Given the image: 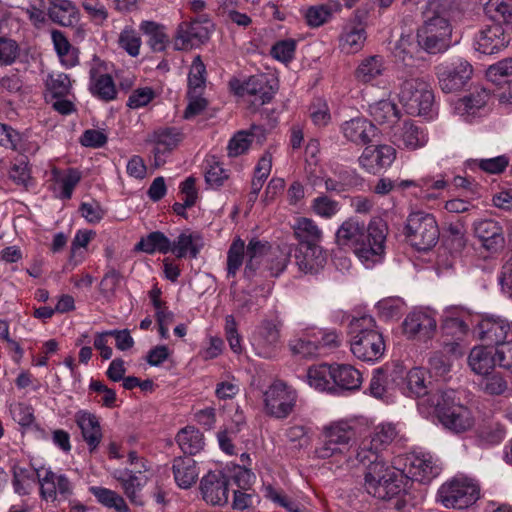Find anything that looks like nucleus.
<instances>
[{"instance_id":"3c124183","label":"nucleus","mask_w":512,"mask_h":512,"mask_svg":"<svg viewBox=\"0 0 512 512\" xmlns=\"http://www.w3.org/2000/svg\"><path fill=\"white\" fill-rule=\"evenodd\" d=\"M180 449L189 455L200 452L204 447V439L202 433L195 427H185L176 437Z\"/></svg>"},{"instance_id":"412c9836","label":"nucleus","mask_w":512,"mask_h":512,"mask_svg":"<svg viewBox=\"0 0 512 512\" xmlns=\"http://www.w3.org/2000/svg\"><path fill=\"white\" fill-rule=\"evenodd\" d=\"M490 93L485 88H476L469 95L453 104V111L465 121H472L486 111Z\"/></svg>"},{"instance_id":"ddd939ff","label":"nucleus","mask_w":512,"mask_h":512,"mask_svg":"<svg viewBox=\"0 0 512 512\" xmlns=\"http://www.w3.org/2000/svg\"><path fill=\"white\" fill-rule=\"evenodd\" d=\"M280 338V324L275 320H263L255 328L250 341L258 356L271 358L279 351Z\"/></svg>"},{"instance_id":"0eeeda50","label":"nucleus","mask_w":512,"mask_h":512,"mask_svg":"<svg viewBox=\"0 0 512 512\" xmlns=\"http://www.w3.org/2000/svg\"><path fill=\"white\" fill-rule=\"evenodd\" d=\"M400 102L410 114L432 116L434 93L428 82L421 78H409L400 85Z\"/></svg>"},{"instance_id":"69168bd1","label":"nucleus","mask_w":512,"mask_h":512,"mask_svg":"<svg viewBox=\"0 0 512 512\" xmlns=\"http://www.w3.org/2000/svg\"><path fill=\"white\" fill-rule=\"evenodd\" d=\"M487 78L495 83L509 82L508 78H512V58L503 59L493 65H490L486 71Z\"/></svg>"},{"instance_id":"774afa93","label":"nucleus","mask_w":512,"mask_h":512,"mask_svg":"<svg viewBox=\"0 0 512 512\" xmlns=\"http://www.w3.org/2000/svg\"><path fill=\"white\" fill-rule=\"evenodd\" d=\"M205 71V65L203 64L200 56H196L192 62L188 75L189 94H199V90L202 89L205 83Z\"/></svg>"},{"instance_id":"6e6552de","label":"nucleus","mask_w":512,"mask_h":512,"mask_svg":"<svg viewBox=\"0 0 512 512\" xmlns=\"http://www.w3.org/2000/svg\"><path fill=\"white\" fill-rule=\"evenodd\" d=\"M405 235L417 250L431 249L439 239V228L435 217L423 211L410 213L405 226Z\"/></svg>"},{"instance_id":"473e14b6","label":"nucleus","mask_w":512,"mask_h":512,"mask_svg":"<svg viewBox=\"0 0 512 512\" xmlns=\"http://www.w3.org/2000/svg\"><path fill=\"white\" fill-rule=\"evenodd\" d=\"M319 343L314 329H306L294 335L288 342L290 352L301 358H314L320 356Z\"/></svg>"},{"instance_id":"7c9ffc66","label":"nucleus","mask_w":512,"mask_h":512,"mask_svg":"<svg viewBox=\"0 0 512 512\" xmlns=\"http://www.w3.org/2000/svg\"><path fill=\"white\" fill-rule=\"evenodd\" d=\"M242 95L249 97L254 106L264 105L272 100L275 89L265 76H252L242 87Z\"/></svg>"},{"instance_id":"4d7b16f0","label":"nucleus","mask_w":512,"mask_h":512,"mask_svg":"<svg viewBox=\"0 0 512 512\" xmlns=\"http://www.w3.org/2000/svg\"><path fill=\"white\" fill-rule=\"evenodd\" d=\"M480 389L488 395L496 396L504 394L508 389L506 378L500 373H487L479 382Z\"/></svg>"},{"instance_id":"a18cd8bd","label":"nucleus","mask_w":512,"mask_h":512,"mask_svg":"<svg viewBox=\"0 0 512 512\" xmlns=\"http://www.w3.org/2000/svg\"><path fill=\"white\" fill-rule=\"evenodd\" d=\"M51 39L61 63L67 68L76 66L79 62L78 49L70 44L67 37L61 31L53 30Z\"/></svg>"},{"instance_id":"79ce46f5","label":"nucleus","mask_w":512,"mask_h":512,"mask_svg":"<svg viewBox=\"0 0 512 512\" xmlns=\"http://www.w3.org/2000/svg\"><path fill=\"white\" fill-rule=\"evenodd\" d=\"M372 120L381 126L392 128L399 120V110L390 100H380L369 105Z\"/></svg>"},{"instance_id":"b1692460","label":"nucleus","mask_w":512,"mask_h":512,"mask_svg":"<svg viewBox=\"0 0 512 512\" xmlns=\"http://www.w3.org/2000/svg\"><path fill=\"white\" fill-rule=\"evenodd\" d=\"M396 157V150L390 145L368 146L358 161L367 172L376 174L382 168L389 167Z\"/></svg>"},{"instance_id":"37998d69","label":"nucleus","mask_w":512,"mask_h":512,"mask_svg":"<svg viewBox=\"0 0 512 512\" xmlns=\"http://www.w3.org/2000/svg\"><path fill=\"white\" fill-rule=\"evenodd\" d=\"M269 248L270 246L266 241H260L256 238H252L249 241L245 249L247 261L244 268V276L246 278H252L255 276L263 257L266 256Z\"/></svg>"},{"instance_id":"8fccbe9b","label":"nucleus","mask_w":512,"mask_h":512,"mask_svg":"<svg viewBox=\"0 0 512 512\" xmlns=\"http://www.w3.org/2000/svg\"><path fill=\"white\" fill-rule=\"evenodd\" d=\"M136 249L147 254H154L156 252L167 254L172 249V242L164 233L155 231L142 237L136 245Z\"/></svg>"},{"instance_id":"13d9d810","label":"nucleus","mask_w":512,"mask_h":512,"mask_svg":"<svg viewBox=\"0 0 512 512\" xmlns=\"http://www.w3.org/2000/svg\"><path fill=\"white\" fill-rule=\"evenodd\" d=\"M141 44V38L133 27L126 26L120 32L118 37V45L131 57H136L140 54Z\"/></svg>"},{"instance_id":"72a5a7b5","label":"nucleus","mask_w":512,"mask_h":512,"mask_svg":"<svg viewBox=\"0 0 512 512\" xmlns=\"http://www.w3.org/2000/svg\"><path fill=\"white\" fill-rule=\"evenodd\" d=\"M467 363L471 371L479 376L492 372L496 366L494 348L483 345L473 347Z\"/></svg>"},{"instance_id":"603ef678","label":"nucleus","mask_w":512,"mask_h":512,"mask_svg":"<svg viewBox=\"0 0 512 512\" xmlns=\"http://www.w3.org/2000/svg\"><path fill=\"white\" fill-rule=\"evenodd\" d=\"M258 132H261V129L256 126H252L250 130L238 131L229 140L227 146L228 155L230 157H237L245 153L257 137Z\"/></svg>"},{"instance_id":"20e7f679","label":"nucleus","mask_w":512,"mask_h":512,"mask_svg":"<svg viewBox=\"0 0 512 512\" xmlns=\"http://www.w3.org/2000/svg\"><path fill=\"white\" fill-rule=\"evenodd\" d=\"M449 14L439 1H431L423 26L418 30L417 42L429 54L445 52L451 42Z\"/></svg>"},{"instance_id":"aec40b11","label":"nucleus","mask_w":512,"mask_h":512,"mask_svg":"<svg viewBox=\"0 0 512 512\" xmlns=\"http://www.w3.org/2000/svg\"><path fill=\"white\" fill-rule=\"evenodd\" d=\"M510 36L499 24H493L479 31L474 39V47L480 53L491 55L508 46Z\"/></svg>"},{"instance_id":"4468645a","label":"nucleus","mask_w":512,"mask_h":512,"mask_svg":"<svg viewBox=\"0 0 512 512\" xmlns=\"http://www.w3.org/2000/svg\"><path fill=\"white\" fill-rule=\"evenodd\" d=\"M212 24L208 20H193L189 23L183 22L178 28L174 37V49L190 50L209 39Z\"/></svg>"},{"instance_id":"bf43d9fd","label":"nucleus","mask_w":512,"mask_h":512,"mask_svg":"<svg viewBox=\"0 0 512 512\" xmlns=\"http://www.w3.org/2000/svg\"><path fill=\"white\" fill-rule=\"evenodd\" d=\"M245 255V242L237 238L229 247L227 253V274L234 277L243 264Z\"/></svg>"},{"instance_id":"0e129e2a","label":"nucleus","mask_w":512,"mask_h":512,"mask_svg":"<svg viewBox=\"0 0 512 512\" xmlns=\"http://www.w3.org/2000/svg\"><path fill=\"white\" fill-rule=\"evenodd\" d=\"M46 86L54 98H61L70 93L71 81L67 74L52 73L46 81Z\"/></svg>"},{"instance_id":"2eb2a0df","label":"nucleus","mask_w":512,"mask_h":512,"mask_svg":"<svg viewBox=\"0 0 512 512\" xmlns=\"http://www.w3.org/2000/svg\"><path fill=\"white\" fill-rule=\"evenodd\" d=\"M474 332L478 339L488 345H499L506 341L511 333L509 321L501 316H482L475 325Z\"/></svg>"},{"instance_id":"09e8293b","label":"nucleus","mask_w":512,"mask_h":512,"mask_svg":"<svg viewBox=\"0 0 512 512\" xmlns=\"http://www.w3.org/2000/svg\"><path fill=\"white\" fill-rule=\"evenodd\" d=\"M307 383L318 391H328L333 388L332 365L319 364L307 370Z\"/></svg>"},{"instance_id":"e433bc0d","label":"nucleus","mask_w":512,"mask_h":512,"mask_svg":"<svg viewBox=\"0 0 512 512\" xmlns=\"http://www.w3.org/2000/svg\"><path fill=\"white\" fill-rule=\"evenodd\" d=\"M339 1L309 6L304 12V19L310 28H319L330 22L336 13L341 12Z\"/></svg>"},{"instance_id":"f3484780","label":"nucleus","mask_w":512,"mask_h":512,"mask_svg":"<svg viewBox=\"0 0 512 512\" xmlns=\"http://www.w3.org/2000/svg\"><path fill=\"white\" fill-rule=\"evenodd\" d=\"M294 258L300 272L317 274L327 263V252L319 244L298 245Z\"/></svg>"},{"instance_id":"423d86ee","label":"nucleus","mask_w":512,"mask_h":512,"mask_svg":"<svg viewBox=\"0 0 512 512\" xmlns=\"http://www.w3.org/2000/svg\"><path fill=\"white\" fill-rule=\"evenodd\" d=\"M479 492V485L475 480L457 476L439 487L436 500L445 508L465 509L478 500Z\"/></svg>"},{"instance_id":"5fc2aeb1","label":"nucleus","mask_w":512,"mask_h":512,"mask_svg":"<svg viewBox=\"0 0 512 512\" xmlns=\"http://www.w3.org/2000/svg\"><path fill=\"white\" fill-rule=\"evenodd\" d=\"M484 12L491 20L512 26V0H488Z\"/></svg>"},{"instance_id":"f8f14e48","label":"nucleus","mask_w":512,"mask_h":512,"mask_svg":"<svg viewBox=\"0 0 512 512\" xmlns=\"http://www.w3.org/2000/svg\"><path fill=\"white\" fill-rule=\"evenodd\" d=\"M404 461V467L402 471L406 474V480L408 479L428 483L433 478L437 477L441 471V467L438 464V460L433 455L427 452H417L407 455Z\"/></svg>"},{"instance_id":"9d476101","label":"nucleus","mask_w":512,"mask_h":512,"mask_svg":"<svg viewBox=\"0 0 512 512\" xmlns=\"http://www.w3.org/2000/svg\"><path fill=\"white\" fill-rule=\"evenodd\" d=\"M263 396L267 414L278 419L290 415L297 402L296 390L281 380L268 386Z\"/></svg>"},{"instance_id":"de8ad7c7","label":"nucleus","mask_w":512,"mask_h":512,"mask_svg":"<svg viewBox=\"0 0 512 512\" xmlns=\"http://www.w3.org/2000/svg\"><path fill=\"white\" fill-rule=\"evenodd\" d=\"M382 450L370 440L368 436H365L355 446L353 451L350 452L352 459L355 458L359 463L366 465H372L374 463H386L380 456Z\"/></svg>"},{"instance_id":"f257e3e1","label":"nucleus","mask_w":512,"mask_h":512,"mask_svg":"<svg viewBox=\"0 0 512 512\" xmlns=\"http://www.w3.org/2000/svg\"><path fill=\"white\" fill-rule=\"evenodd\" d=\"M402 458L397 457L392 464L374 463L366 467L364 488L366 492L379 500H391L405 492L408 481L400 465Z\"/></svg>"},{"instance_id":"39448f33","label":"nucleus","mask_w":512,"mask_h":512,"mask_svg":"<svg viewBox=\"0 0 512 512\" xmlns=\"http://www.w3.org/2000/svg\"><path fill=\"white\" fill-rule=\"evenodd\" d=\"M387 235L388 225L382 218H372L365 227L355 255L366 268L383 261Z\"/></svg>"},{"instance_id":"864d4df0","label":"nucleus","mask_w":512,"mask_h":512,"mask_svg":"<svg viewBox=\"0 0 512 512\" xmlns=\"http://www.w3.org/2000/svg\"><path fill=\"white\" fill-rule=\"evenodd\" d=\"M140 30L148 37V45L153 51L161 52L166 48L169 38L162 25L154 21H142Z\"/></svg>"},{"instance_id":"052dcab7","label":"nucleus","mask_w":512,"mask_h":512,"mask_svg":"<svg viewBox=\"0 0 512 512\" xmlns=\"http://www.w3.org/2000/svg\"><path fill=\"white\" fill-rule=\"evenodd\" d=\"M311 209L317 216L331 219L340 211L341 205L338 201L321 195L312 200Z\"/></svg>"},{"instance_id":"4c0bfd02","label":"nucleus","mask_w":512,"mask_h":512,"mask_svg":"<svg viewBox=\"0 0 512 512\" xmlns=\"http://www.w3.org/2000/svg\"><path fill=\"white\" fill-rule=\"evenodd\" d=\"M173 475L176 484L182 489H188L199 476L196 461L191 457H177L173 461Z\"/></svg>"},{"instance_id":"e2e57ef3","label":"nucleus","mask_w":512,"mask_h":512,"mask_svg":"<svg viewBox=\"0 0 512 512\" xmlns=\"http://www.w3.org/2000/svg\"><path fill=\"white\" fill-rule=\"evenodd\" d=\"M90 90L93 95L104 101L115 99L117 94L114 81L109 74L90 82Z\"/></svg>"},{"instance_id":"c9c22d12","label":"nucleus","mask_w":512,"mask_h":512,"mask_svg":"<svg viewBox=\"0 0 512 512\" xmlns=\"http://www.w3.org/2000/svg\"><path fill=\"white\" fill-rule=\"evenodd\" d=\"M342 133L346 139L357 144H366L375 136L374 124L364 118H354L343 123Z\"/></svg>"},{"instance_id":"2f4dec72","label":"nucleus","mask_w":512,"mask_h":512,"mask_svg":"<svg viewBox=\"0 0 512 512\" xmlns=\"http://www.w3.org/2000/svg\"><path fill=\"white\" fill-rule=\"evenodd\" d=\"M427 372L419 367L412 368L399 384V389L403 395L420 400L429 395Z\"/></svg>"},{"instance_id":"49530a36","label":"nucleus","mask_w":512,"mask_h":512,"mask_svg":"<svg viewBox=\"0 0 512 512\" xmlns=\"http://www.w3.org/2000/svg\"><path fill=\"white\" fill-rule=\"evenodd\" d=\"M385 69V61L382 56H368L359 63L355 77L360 82L370 83L381 76Z\"/></svg>"},{"instance_id":"ea45409f","label":"nucleus","mask_w":512,"mask_h":512,"mask_svg":"<svg viewBox=\"0 0 512 512\" xmlns=\"http://www.w3.org/2000/svg\"><path fill=\"white\" fill-rule=\"evenodd\" d=\"M327 192L341 193L347 191L355 184L353 171L342 166L331 169V173H325L322 177Z\"/></svg>"},{"instance_id":"4be33fe9","label":"nucleus","mask_w":512,"mask_h":512,"mask_svg":"<svg viewBox=\"0 0 512 512\" xmlns=\"http://www.w3.org/2000/svg\"><path fill=\"white\" fill-rule=\"evenodd\" d=\"M367 33L364 26L356 19L348 20L338 36V48L345 55L360 52L366 42Z\"/></svg>"},{"instance_id":"bb28decb","label":"nucleus","mask_w":512,"mask_h":512,"mask_svg":"<svg viewBox=\"0 0 512 512\" xmlns=\"http://www.w3.org/2000/svg\"><path fill=\"white\" fill-rule=\"evenodd\" d=\"M80 180L81 173L77 169L69 168L62 171L53 168L51 171V190L56 198L69 200Z\"/></svg>"},{"instance_id":"6e6d98bb","label":"nucleus","mask_w":512,"mask_h":512,"mask_svg":"<svg viewBox=\"0 0 512 512\" xmlns=\"http://www.w3.org/2000/svg\"><path fill=\"white\" fill-rule=\"evenodd\" d=\"M91 493L97 501L107 508H113L117 512H128L129 507L124 498L113 490L104 487H91Z\"/></svg>"},{"instance_id":"680f3d73","label":"nucleus","mask_w":512,"mask_h":512,"mask_svg":"<svg viewBox=\"0 0 512 512\" xmlns=\"http://www.w3.org/2000/svg\"><path fill=\"white\" fill-rule=\"evenodd\" d=\"M205 181L211 188H219L228 179L227 171L214 157L206 160Z\"/></svg>"},{"instance_id":"7ed1b4c3","label":"nucleus","mask_w":512,"mask_h":512,"mask_svg":"<svg viewBox=\"0 0 512 512\" xmlns=\"http://www.w3.org/2000/svg\"><path fill=\"white\" fill-rule=\"evenodd\" d=\"M350 349L355 357L366 362H376L385 352V342L374 318L363 315L353 318L349 325Z\"/></svg>"},{"instance_id":"cd10ccee","label":"nucleus","mask_w":512,"mask_h":512,"mask_svg":"<svg viewBox=\"0 0 512 512\" xmlns=\"http://www.w3.org/2000/svg\"><path fill=\"white\" fill-rule=\"evenodd\" d=\"M395 142L399 147L416 150L424 147L428 142V133L413 121H404L394 132Z\"/></svg>"},{"instance_id":"f704fd0d","label":"nucleus","mask_w":512,"mask_h":512,"mask_svg":"<svg viewBox=\"0 0 512 512\" xmlns=\"http://www.w3.org/2000/svg\"><path fill=\"white\" fill-rule=\"evenodd\" d=\"M439 421L446 429L457 434L470 430L475 423L472 412L459 403L448 413L443 414Z\"/></svg>"},{"instance_id":"393cba45","label":"nucleus","mask_w":512,"mask_h":512,"mask_svg":"<svg viewBox=\"0 0 512 512\" xmlns=\"http://www.w3.org/2000/svg\"><path fill=\"white\" fill-rule=\"evenodd\" d=\"M115 478L120 482L124 494L131 503L135 505H143L142 489L149 481V475L143 474L142 470H118Z\"/></svg>"},{"instance_id":"1a4fd4ad","label":"nucleus","mask_w":512,"mask_h":512,"mask_svg":"<svg viewBox=\"0 0 512 512\" xmlns=\"http://www.w3.org/2000/svg\"><path fill=\"white\" fill-rule=\"evenodd\" d=\"M438 84L444 93L463 89L473 74L472 65L461 57L445 60L435 67Z\"/></svg>"},{"instance_id":"c85d7f7f","label":"nucleus","mask_w":512,"mask_h":512,"mask_svg":"<svg viewBox=\"0 0 512 512\" xmlns=\"http://www.w3.org/2000/svg\"><path fill=\"white\" fill-rule=\"evenodd\" d=\"M366 225L356 217H349L341 223L335 233V241L339 247L349 248L356 253Z\"/></svg>"},{"instance_id":"a211bd4d","label":"nucleus","mask_w":512,"mask_h":512,"mask_svg":"<svg viewBox=\"0 0 512 512\" xmlns=\"http://www.w3.org/2000/svg\"><path fill=\"white\" fill-rule=\"evenodd\" d=\"M437 322L433 311L420 309L407 315L403 323L404 333L411 338L428 339L435 332Z\"/></svg>"},{"instance_id":"a878e982","label":"nucleus","mask_w":512,"mask_h":512,"mask_svg":"<svg viewBox=\"0 0 512 512\" xmlns=\"http://www.w3.org/2000/svg\"><path fill=\"white\" fill-rule=\"evenodd\" d=\"M475 237L488 251H497L504 245L503 229L492 219H482L473 223Z\"/></svg>"},{"instance_id":"c756f323","label":"nucleus","mask_w":512,"mask_h":512,"mask_svg":"<svg viewBox=\"0 0 512 512\" xmlns=\"http://www.w3.org/2000/svg\"><path fill=\"white\" fill-rule=\"evenodd\" d=\"M75 422L89 450H95L102 440V430L97 416L87 410H79L75 414Z\"/></svg>"},{"instance_id":"6ab92c4d","label":"nucleus","mask_w":512,"mask_h":512,"mask_svg":"<svg viewBox=\"0 0 512 512\" xmlns=\"http://www.w3.org/2000/svg\"><path fill=\"white\" fill-rule=\"evenodd\" d=\"M183 138L184 135L180 128L161 127L156 129L148 138V141L154 145L155 165L159 166L164 163L163 156L175 149Z\"/></svg>"},{"instance_id":"9b49d317","label":"nucleus","mask_w":512,"mask_h":512,"mask_svg":"<svg viewBox=\"0 0 512 512\" xmlns=\"http://www.w3.org/2000/svg\"><path fill=\"white\" fill-rule=\"evenodd\" d=\"M36 476L40 484V496L46 501H69L73 496L74 486L70 479L62 473L51 469H36Z\"/></svg>"},{"instance_id":"58836bf2","label":"nucleus","mask_w":512,"mask_h":512,"mask_svg":"<svg viewBox=\"0 0 512 512\" xmlns=\"http://www.w3.org/2000/svg\"><path fill=\"white\" fill-rule=\"evenodd\" d=\"M298 245H316L323 239V231L317 223L306 217H299L292 226Z\"/></svg>"},{"instance_id":"338daca9","label":"nucleus","mask_w":512,"mask_h":512,"mask_svg":"<svg viewBox=\"0 0 512 512\" xmlns=\"http://www.w3.org/2000/svg\"><path fill=\"white\" fill-rule=\"evenodd\" d=\"M396 434L392 424H379L367 436L383 451L394 440Z\"/></svg>"},{"instance_id":"f03ea898","label":"nucleus","mask_w":512,"mask_h":512,"mask_svg":"<svg viewBox=\"0 0 512 512\" xmlns=\"http://www.w3.org/2000/svg\"><path fill=\"white\" fill-rule=\"evenodd\" d=\"M356 443V430L351 421L336 420L322 427L321 438L315 449L319 459H333L335 462L344 460L352 462L350 454Z\"/></svg>"},{"instance_id":"dca6fc26","label":"nucleus","mask_w":512,"mask_h":512,"mask_svg":"<svg viewBox=\"0 0 512 512\" xmlns=\"http://www.w3.org/2000/svg\"><path fill=\"white\" fill-rule=\"evenodd\" d=\"M229 481L220 471L209 472L200 482L202 498L211 505H224L228 501Z\"/></svg>"},{"instance_id":"c03bdc74","label":"nucleus","mask_w":512,"mask_h":512,"mask_svg":"<svg viewBox=\"0 0 512 512\" xmlns=\"http://www.w3.org/2000/svg\"><path fill=\"white\" fill-rule=\"evenodd\" d=\"M333 384L346 390H356L362 383L361 373L349 364L332 365Z\"/></svg>"},{"instance_id":"5701e85b","label":"nucleus","mask_w":512,"mask_h":512,"mask_svg":"<svg viewBox=\"0 0 512 512\" xmlns=\"http://www.w3.org/2000/svg\"><path fill=\"white\" fill-rule=\"evenodd\" d=\"M455 399L453 390L430 391L429 395L419 400L418 409L426 417L436 415L440 420L443 414L448 413L458 404Z\"/></svg>"},{"instance_id":"a19ab883","label":"nucleus","mask_w":512,"mask_h":512,"mask_svg":"<svg viewBox=\"0 0 512 512\" xmlns=\"http://www.w3.org/2000/svg\"><path fill=\"white\" fill-rule=\"evenodd\" d=\"M203 245V239L199 233L183 232L172 242L170 252L178 258H184L188 255L191 258H196Z\"/></svg>"}]
</instances>
